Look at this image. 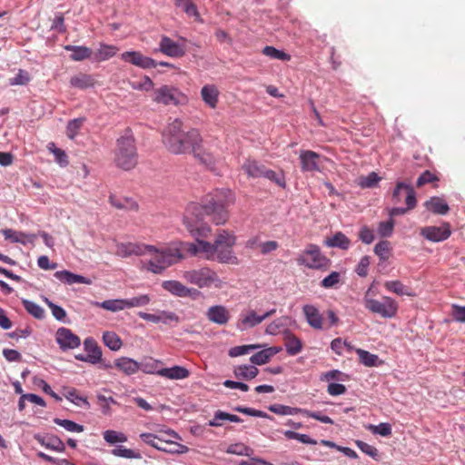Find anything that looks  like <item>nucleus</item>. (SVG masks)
Returning <instances> with one entry per match:
<instances>
[{
  "label": "nucleus",
  "mask_w": 465,
  "mask_h": 465,
  "mask_svg": "<svg viewBox=\"0 0 465 465\" xmlns=\"http://www.w3.org/2000/svg\"><path fill=\"white\" fill-rule=\"evenodd\" d=\"M205 216H210L216 225L224 224L229 219L227 203L219 194L206 198L203 203H191L183 215V224L190 234L198 239L210 237L212 229L208 224L202 223Z\"/></svg>",
  "instance_id": "nucleus-1"
},
{
  "label": "nucleus",
  "mask_w": 465,
  "mask_h": 465,
  "mask_svg": "<svg viewBox=\"0 0 465 465\" xmlns=\"http://www.w3.org/2000/svg\"><path fill=\"white\" fill-rule=\"evenodd\" d=\"M162 138L168 152L173 154H186L192 149L198 148L202 134L196 128L185 131L183 123L180 119H174L163 129Z\"/></svg>",
  "instance_id": "nucleus-2"
},
{
  "label": "nucleus",
  "mask_w": 465,
  "mask_h": 465,
  "mask_svg": "<svg viewBox=\"0 0 465 465\" xmlns=\"http://www.w3.org/2000/svg\"><path fill=\"white\" fill-rule=\"evenodd\" d=\"M137 162L138 153L135 140L131 130L128 129L116 141L114 163L118 167L127 171L134 168Z\"/></svg>",
  "instance_id": "nucleus-3"
},
{
  "label": "nucleus",
  "mask_w": 465,
  "mask_h": 465,
  "mask_svg": "<svg viewBox=\"0 0 465 465\" xmlns=\"http://www.w3.org/2000/svg\"><path fill=\"white\" fill-rule=\"evenodd\" d=\"M152 258L147 262L145 268L155 274L163 273L168 267L185 259V254H181L178 248L173 243L167 247L152 250Z\"/></svg>",
  "instance_id": "nucleus-4"
},
{
  "label": "nucleus",
  "mask_w": 465,
  "mask_h": 465,
  "mask_svg": "<svg viewBox=\"0 0 465 465\" xmlns=\"http://www.w3.org/2000/svg\"><path fill=\"white\" fill-rule=\"evenodd\" d=\"M182 277L187 283L195 285L200 289H222L224 286V282L219 277L218 273L208 265L183 271Z\"/></svg>",
  "instance_id": "nucleus-5"
},
{
  "label": "nucleus",
  "mask_w": 465,
  "mask_h": 465,
  "mask_svg": "<svg viewBox=\"0 0 465 465\" xmlns=\"http://www.w3.org/2000/svg\"><path fill=\"white\" fill-rule=\"evenodd\" d=\"M236 236L226 230H218L214 239V260L219 263L238 265L240 260L233 252Z\"/></svg>",
  "instance_id": "nucleus-6"
},
{
  "label": "nucleus",
  "mask_w": 465,
  "mask_h": 465,
  "mask_svg": "<svg viewBox=\"0 0 465 465\" xmlns=\"http://www.w3.org/2000/svg\"><path fill=\"white\" fill-rule=\"evenodd\" d=\"M140 438L144 443L167 453L183 454L189 451L187 446L173 440V439H180V436L173 430L165 431L163 435L142 433Z\"/></svg>",
  "instance_id": "nucleus-7"
},
{
  "label": "nucleus",
  "mask_w": 465,
  "mask_h": 465,
  "mask_svg": "<svg viewBox=\"0 0 465 465\" xmlns=\"http://www.w3.org/2000/svg\"><path fill=\"white\" fill-rule=\"evenodd\" d=\"M371 289L367 291L364 296V306L370 312L381 315L382 318H392L398 312L397 302L389 297L383 296L381 301L371 299L368 297Z\"/></svg>",
  "instance_id": "nucleus-8"
},
{
  "label": "nucleus",
  "mask_w": 465,
  "mask_h": 465,
  "mask_svg": "<svg viewBox=\"0 0 465 465\" xmlns=\"http://www.w3.org/2000/svg\"><path fill=\"white\" fill-rule=\"evenodd\" d=\"M298 262L308 268L327 271L331 266V261L322 254L317 245L310 244L298 258Z\"/></svg>",
  "instance_id": "nucleus-9"
},
{
  "label": "nucleus",
  "mask_w": 465,
  "mask_h": 465,
  "mask_svg": "<svg viewBox=\"0 0 465 465\" xmlns=\"http://www.w3.org/2000/svg\"><path fill=\"white\" fill-rule=\"evenodd\" d=\"M153 101L164 105H177L186 103L187 97L176 87L162 85L153 91Z\"/></svg>",
  "instance_id": "nucleus-10"
},
{
  "label": "nucleus",
  "mask_w": 465,
  "mask_h": 465,
  "mask_svg": "<svg viewBox=\"0 0 465 465\" xmlns=\"http://www.w3.org/2000/svg\"><path fill=\"white\" fill-rule=\"evenodd\" d=\"M152 250H154L153 245L140 242H118L116 243L115 254L126 258L131 255L141 256L146 252H152Z\"/></svg>",
  "instance_id": "nucleus-11"
},
{
  "label": "nucleus",
  "mask_w": 465,
  "mask_h": 465,
  "mask_svg": "<svg viewBox=\"0 0 465 465\" xmlns=\"http://www.w3.org/2000/svg\"><path fill=\"white\" fill-rule=\"evenodd\" d=\"M451 234L449 223H443L440 226H426L420 229V235L430 242H442Z\"/></svg>",
  "instance_id": "nucleus-12"
},
{
  "label": "nucleus",
  "mask_w": 465,
  "mask_h": 465,
  "mask_svg": "<svg viewBox=\"0 0 465 465\" xmlns=\"http://www.w3.org/2000/svg\"><path fill=\"white\" fill-rule=\"evenodd\" d=\"M55 341L63 351L75 349L79 347L80 338L70 329L61 327L56 331Z\"/></svg>",
  "instance_id": "nucleus-13"
},
{
  "label": "nucleus",
  "mask_w": 465,
  "mask_h": 465,
  "mask_svg": "<svg viewBox=\"0 0 465 465\" xmlns=\"http://www.w3.org/2000/svg\"><path fill=\"white\" fill-rule=\"evenodd\" d=\"M121 59L143 69L155 68L158 64L155 60L137 51L124 52Z\"/></svg>",
  "instance_id": "nucleus-14"
},
{
  "label": "nucleus",
  "mask_w": 465,
  "mask_h": 465,
  "mask_svg": "<svg viewBox=\"0 0 465 465\" xmlns=\"http://www.w3.org/2000/svg\"><path fill=\"white\" fill-rule=\"evenodd\" d=\"M162 287L177 297H191L193 294H200V292L193 288H189L183 283L176 280L163 281Z\"/></svg>",
  "instance_id": "nucleus-15"
},
{
  "label": "nucleus",
  "mask_w": 465,
  "mask_h": 465,
  "mask_svg": "<svg viewBox=\"0 0 465 465\" xmlns=\"http://www.w3.org/2000/svg\"><path fill=\"white\" fill-rule=\"evenodd\" d=\"M262 322V317L258 315L254 310H248L242 312L236 322V327L240 331H246Z\"/></svg>",
  "instance_id": "nucleus-16"
},
{
  "label": "nucleus",
  "mask_w": 465,
  "mask_h": 465,
  "mask_svg": "<svg viewBox=\"0 0 465 465\" xmlns=\"http://www.w3.org/2000/svg\"><path fill=\"white\" fill-rule=\"evenodd\" d=\"M207 319L218 325H225L228 323L231 314L230 311L223 305L211 306L206 312Z\"/></svg>",
  "instance_id": "nucleus-17"
},
{
  "label": "nucleus",
  "mask_w": 465,
  "mask_h": 465,
  "mask_svg": "<svg viewBox=\"0 0 465 465\" xmlns=\"http://www.w3.org/2000/svg\"><path fill=\"white\" fill-rule=\"evenodd\" d=\"M301 169L302 172L320 171V155L310 150L302 151L300 153Z\"/></svg>",
  "instance_id": "nucleus-18"
},
{
  "label": "nucleus",
  "mask_w": 465,
  "mask_h": 465,
  "mask_svg": "<svg viewBox=\"0 0 465 465\" xmlns=\"http://www.w3.org/2000/svg\"><path fill=\"white\" fill-rule=\"evenodd\" d=\"M160 51L170 57H182L185 54L184 48L168 36H163L159 43Z\"/></svg>",
  "instance_id": "nucleus-19"
},
{
  "label": "nucleus",
  "mask_w": 465,
  "mask_h": 465,
  "mask_svg": "<svg viewBox=\"0 0 465 465\" xmlns=\"http://www.w3.org/2000/svg\"><path fill=\"white\" fill-rule=\"evenodd\" d=\"M302 311L311 327L316 330H322L323 328L322 316L315 306L306 304L302 307Z\"/></svg>",
  "instance_id": "nucleus-20"
},
{
  "label": "nucleus",
  "mask_w": 465,
  "mask_h": 465,
  "mask_svg": "<svg viewBox=\"0 0 465 465\" xmlns=\"http://www.w3.org/2000/svg\"><path fill=\"white\" fill-rule=\"evenodd\" d=\"M220 92L214 84H205L201 89V96L206 105L212 109L217 107Z\"/></svg>",
  "instance_id": "nucleus-21"
},
{
  "label": "nucleus",
  "mask_w": 465,
  "mask_h": 465,
  "mask_svg": "<svg viewBox=\"0 0 465 465\" xmlns=\"http://www.w3.org/2000/svg\"><path fill=\"white\" fill-rule=\"evenodd\" d=\"M158 375L169 380H183L189 377L190 371L182 366H173L171 368H161Z\"/></svg>",
  "instance_id": "nucleus-22"
},
{
  "label": "nucleus",
  "mask_w": 465,
  "mask_h": 465,
  "mask_svg": "<svg viewBox=\"0 0 465 465\" xmlns=\"http://www.w3.org/2000/svg\"><path fill=\"white\" fill-rule=\"evenodd\" d=\"M54 277L59 281L70 285L74 283H82L89 285L92 283V281L90 279L84 277L82 275L74 274L66 270L56 272L54 273Z\"/></svg>",
  "instance_id": "nucleus-23"
},
{
  "label": "nucleus",
  "mask_w": 465,
  "mask_h": 465,
  "mask_svg": "<svg viewBox=\"0 0 465 465\" xmlns=\"http://www.w3.org/2000/svg\"><path fill=\"white\" fill-rule=\"evenodd\" d=\"M426 209L435 214L444 215L450 211L448 203L440 197H430L424 203Z\"/></svg>",
  "instance_id": "nucleus-24"
},
{
  "label": "nucleus",
  "mask_w": 465,
  "mask_h": 465,
  "mask_svg": "<svg viewBox=\"0 0 465 465\" xmlns=\"http://www.w3.org/2000/svg\"><path fill=\"white\" fill-rule=\"evenodd\" d=\"M96 81L94 77L92 74L85 73H78L70 79L71 86L78 89L94 87Z\"/></svg>",
  "instance_id": "nucleus-25"
},
{
  "label": "nucleus",
  "mask_w": 465,
  "mask_h": 465,
  "mask_svg": "<svg viewBox=\"0 0 465 465\" xmlns=\"http://www.w3.org/2000/svg\"><path fill=\"white\" fill-rule=\"evenodd\" d=\"M114 367L126 375L134 374L140 370V364L136 361L127 357L115 360Z\"/></svg>",
  "instance_id": "nucleus-26"
},
{
  "label": "nucleus",
  "mask_w": 465,
  "mask_h": 465,
  "mask_svg": "<svg viewBox=\"0 0 465 465\" xmlns=\"http://www.w3.org/2000/svg\"><path fill=\"white\" fill-rule=\"evenodd\" d=\"M283 335L284 345L286 347L287 353L289 355L294 356L301 352L302 349V343L301 340L290 331H284Z\"/></svg>",
  "instance_id": "nucleus-27"
},
{
  "label": "nucleus",
  "mask_w": 465,
  "mask_h": 465,
  "mask_svg": "<svg viewBox=\"0 0 465 465\" xmlns=\"http://www.w3.org/2000/svg\"><path fill=\"white\" fill-rule=\"evenodd\" d=\"M84 346L86 354L89 357L90 363L95 364L101 361L102 351L98 347L97 342L94 339H92V338L85 339L84 341Z\"/></svg>",
  "instance_id": "nucleus-28"
},
{
  "label": "nucleus",
  "mask_w": 465,
  "mask_h": 465,
  "mask_svg": "<svg viewBox=\"0 0 465 465\" xmlns=\"http://www.w3.org/2000/svg\"><path fill=\"white\" fill-rule=\"evenodd\" d=\"M109 203L119 210L137 212L139 209V205L135 201L129 198H119L114 194L109 196Z\"/></svg>",
  "instance_id": "nucleus-29"
},
{
  "label": "nucleus",
  "mask_w": 465,
  "mask_h": 465,
  "mask_svg": "<svg viewBox=\"0 0 465 465\" xmlns=\"http://www.w3.org/2000/svg\"><path fill=\"white\" fill-rule=\"evenodd\" d=\"M64 49L72 52L70 58L73 61H84L93 55L92 49L87 46L68 45Z\"/></svg>",
  "instance_id": "nucleus-30"
},
{
  "label": "nucleus",
  "mask_w": 465,
  "mask_h": 465,
  "mask_svg": "<svg viewBox=\"0 0 465 465\" xmlns=\"http://www.w3.org/2000/svg\"><path fill=\"white\" fill-rule=\"evenodd\" d=\"M242 168L245 173L252 178L262 177L266 169L264 165L260 164L257 161L251 159L246 160Z\"/></svg>",
  "instance_id": "nucleus-31"
},
{
  "label": "nucleus",
  "mask_w": 465,
  "mask_h": 465,
  "mask_svg": "<svg viewBox=\"0 0 465 465\" xmlns=\"http://www.w3.org/2000/svg\"><path fill=\"white\" fill-rule=\"evenodd\" d=\"M118 48L112 45L101 44L99 48L93 53L96 62L106 61L116 54Z\"/></svg>",
  "instance_id": "nucleus-32"
},
{
  "label": "nucleus",
  "mask_w": 465,
  "mask_h": 465,
  "mask_svg": "<svg viewBox=\"0 0 465 465\" xmlns=\"http://www.w3.org/2000/svg\"><path fill=\"white\" fill-rule=\"evenodd\" d=\"M383 285L388 292L397 295L414 296L412 291L409 287L405 286L401 281H387Z\"/></svg>",
  "instance_id": "nucleus-33"
},
{
  "label": "nucleus",
  "mask_w": 465,
  "mask_h": 465,
  "mask_svg": "<svg viewBox=\"0 0 465 465\" xmlns=\"http://www.w3.org/2000/svg\"><path fill=\"white\" fill-rule=\"evenodd\" d=\"M233 373L237 379L250 381L258 375L259 370L253 365L244 364L236 366Z\"/></svg>",
  "instance_id": "nucleus-34"
},
{
  "label": "nucleus",
  "mask_w": 465,
  "mask_h": 465,
  "mask_svg": "<svg viewBox=\"0 0 465 465\" xmlns=\"http://www.w3.org/2000/svg\"><path fill=\"white\" fill-rule=\"evenodd\" d=\"M203 140L202 139L197 146L198 148L192 149L189 153H193L202 163L207 166L213 165L215 162L214 156L210 152L203 150Z\"/></svg>",
  "instance_id": "nucleus-35"
},
{
  "label": "nucleus",
  "mask_w": 465,
  "mask_h": 465,
  "mask_svg": "<svg viewBox=\"0 0 465 465\" xmlns=\"http://www.w3.org/2000/svg\"><path fill=\"white\" fill-rule=\"evenodd\" d=\"M174 5L181 7L187 15L194 17L197 21H202L197 6L193 0H174Z\"/></svg>",
  "instance_id": "nucleus-36"
},
{
  "label": "nucleus",
  "mask_w": 465,
  "mask_h": 465,
  "mask_svg": "<svg viewBox=\"0 0 465 465\" xmlns=\"http://www.w3.org/2000/svg\"><path fill=\"white\" fill-rule=\"evenodd\" d=\"M96 307L102 308L104 310L116 312L126 309L125 307V300L124 299H114V300H106L102 302H96L94 303Z\"/></svg>",
  "instance_id": "nucleus-37"
},
{
  "label": "nucleus",
  "mask_w": 465,
  "mask_h": 465,
  "mask_svg": "<svg viewBox=\"0 0 465 465\" xmlns=\"http://www.w3.org/2000/svg\"><path fill=\"white\" fill-rule=\"evenodd\" d=\"M326 243L331 247H338L342 250H347L350 246L351 241L344 233L338 232L332 236V238L328 239Z\"/></svg>",
  "instance_id": "nucleus-38"
},
{
  "label": "nucleus",
  "mask_w": 465,
  "mask_h": 465,
  "mask_svg": "<svg viewBox=\"0 0 465 465\" xmlns=\"http://www.w3.org/2000/svg\"><path fill=\"white\" fill-rule=\"evenodd\" d=\"M2 233L5 239L10 241L11 242H20L25 244L28 242V236L22 232H17L12 229H5L2 231Z\"/></svg>",
  "instance_id": "nucleus-39"
},
{
  "label": "nucleus",
  "mask_w": 465,
  "mask_h": 465,
  "mask_svg": "<svg viewBox=\"0 0 465 465\" xmlns=\"http://www.w3.org/2000/svg\"><path fill=\"white\" fill-rule=\"evenodd\" d=\"M22 303L26 310V312L38 320H42L45 316V310L39 306L37 303L28 301L23 300Z\"/></svg>",
  "instance_id": "nucleus-40"
},
{
  "label": "nucleus",
  "mask_w": 465,
  "mask_h": 465,
  "mask_svg": "<svg viewBox=\"0 0 465 465\" xmlns=\"http://www.w3.org/2000/svg\"><path fill=\"white\" fill-rule=\"evenodd\" d=\"M198 243L199 254L203 253L204 258L208 261L214 260V242H210L202 239L196 241Z\"/></svg>",
  "instance_id": "nucleus-41"
},
{
  "label": "nucleus",
  "mask_w": 465,
  "mask_h": 465,
  "mask_svg": "<svg viewBox=\"0 0 465 465\" xmlns=\"http://www.w3.org/2000/svg\"><path fill=\"white\" fill-rule=\"evenodd\" d=\"M356 353L359 356L360 361L368 367L377 366L379 357L362 349H356Z\"/></svg>",
  "instance_id": "nucleus-42"
},
{
  "label": "nucleus",
  "mask_w": 465,
  "mask_h": 465,
  "mask_svg": "<svg viewBox=\"0 0 465 465\" xmlns=\"http://www.w3.org/2000/svg\"><path fill=\"white\" fill-rule=\"evenodd\" d=\"M262 53L264 55H266L270 58H272V59H277V60H281V61H290L291 60L290 54H288L287 53H285L283 51L278 50L273 46H270V45L265 46L262 49Z\"/></svg>",
  "instance_id": "nucleus-43"
},
{
  "label": "nucleus",
  "mask_w": 465,
  "mask_h": 465,
  "mask_svg": "<svg viewBox=\"0 0 465 465\" xmlns=\"http://www.w3.org/2000/svg\"><path fill=\"white\" fill-rule=\"evenodd\" d=\"M84 122L85 118L84 117L75 118L69 121L66 126L67 137L70 139H74V137L78 134L79 130L82 128Z\"/></svg>",
  "instance_id": "nucleus-44"
},
{
  "label": "nucleus",
  "mask_w": 465,
  "mask_h": 465,
  "mask_svg": "<svg viewBox=\"0 0 465 465\" xmlns=\"http://www.w3.org/2000/svg\"><path fill=\"white\" fill-rule=\"evenodd\" d=\"M269 411L278 415H294L301 413V408H292L282 404H272L269 406Z\"/></svg>",
  "instance_id": "nucleus-45"
},
{
  "label": "nucleus",
  "mask_w": 465,
  "mask_h": 465,
  "mask_svg": "<svg viewBox=\"0 0 465 465\" xmlns=\"http://www.w3.org/2000/svg\"><path fill=\"white\" fill-rule=\"evenodd\" d=\"M104 344L113 351H117L122 346V341L119 336L113 331H105L103 335Z\"/></svg>",
  "instance_id": "nucleus-46"
},
{
  "label": "nucleus",
  "mask_w": 465,
  "mask_h": 465,
  "mask_svg": "<svg viewBox=\"0 0 465 465\" xmlns=\"http://www.w3.org/2000/svg\"><path fill=\"white\" fill-rule=\"evenodd\" d=\"M112 454L115 457H122L125 459H141L142 456L139 452H135L131 449H127L123 445H119L112 450Z\"/></svg>",
  "instance_id": "nucleus-47"
},
{
  "label": "nucleus",
  "mask_w": 465,
  "mask_h": 465,
  "mask_svg": "<svg viewBox=\"0 0 465 465\" xmlns=\"http://www.w3.org/2000/svg\"><path fill=\"white\" fill-rule=\"evenodd\" d=\"M54 422L64 429H65L67 431L70 432H83L84 430V428L83 425H80L73 420H62L59 418H54Z\"/></svg>",
  "instance_id": "nucleus-48"
},
{
  "label": "nucleus",
  "mask_w": 465,
  "mask_h": 465,
  "mask_svg": "<svg viewBox=\"0 0 465 465\" xmlns=\"http://www.w3.org/2000/svg\"><path fill=\"white\" fill-rule=\"evenodd\" d=\"M391 242L389 241H381L374 247V252L379 256L380 260L387 261L391 254Z\"/></svg>",
  "instance_id": "nucleus-49"
},
{
  "label": "nucleus",
  "mask_w": 465,
  "mask_h": 465,
  "mask_svg": "<svg viewBox=\"0 0 465 465\" xmlns=\"http://www.w3.org/2000/svg\"><path fill=\"white\" fill-rule=\"evenodd\" d=\"M173 247H176L180 250L181 254H184V252H188L191 256H197L199 254L198 243L189 242H173Z\"/></svg>",
  "instance_id": "nucleus-50"
},
{
  "label": "nucleus",
  "mask_w": 465,
  "mask_h": 465,
  "mask_svg": "<svg viewBox=\"0 0 465 465\" xmlns=\"http://www.w3.org/2000/svg\"><path fill=\"white\" fill-rule=\"evenodd\" d=\"M104 439L106 442L110 444H114L117 442H125L127 440V437L123 432H119L113 430H107L103 433Z\"/></svg>",
  "instance_id": "nucleus-51"
},
{
  "label": "nucleus",
  "mask_w": 465,
  "mask_h": 465,
  "mask_svg": "<svg viewBox=\"0 0 465 465\" xmlns=\"http://www.w3.org/2000/svg\"><path fill=\"white\" fill-rule=\"evenodd\" d=\"M262 177L275 183L277 185H279L282 188L286 187V182L285 177L282 173H275L274 171L271 169H265Z\"/></svg>",
  "instance_id": "nucleus-52"
},
{
  "label": "nucleus",
  "mask_w": 465,
  "mask_h": 465,
  "mask_svg": "<svg viewBox=\"0 0 465 465\" xmlns=\"http://www.w3.org/2000/svg\"><path fill=\"white\" fill-rule=\"evenodd\" d=\"M283 434L289 440H297L300 442L304 443V444H311V445L317 444V440L310 438L306 434H302V433H299V432H295L293 430H285L283 432Z\"/></svg>",
  "instance_id": "nucleus-53"
},
{
  "label": "nucleus",
  "mask_w": 465,
  "mask_h": 465,
  "mask_svg": "<svg viewBox=\"0 0 465 465\" xmlns=\"http://www.w3.org/2000/svg\"><path fill=\"white\" fill-rule=\"evenodd\" d=\"M125 300V307L126 309L134 308V307H143L147 305L151 299L149 295L147 294H142L131 299H124Z\"/></svg>",
  "instance_id": "nucleus-54"
},
{
  "label": "nucleus",
  "mask_w": 465,
  "mask_h": 465,
  "mask_svg": "<svg viewBox=\"0 0 465 465\" xmlns=\"http://www.w3.org/2000/svg\"><path fill=\"white\" fill-rule=\"evenodd\" d=\"M45 448L58 452H64L65 450L64 443L55 435L47 437Z\"/></svg>",
  "instance_id": "nucleus-55"
},
{
  "label": "nucleus",
  "mask_w": 465,
  "mask_h": 465,
  "mask_svg": "<svg viewBox=\"0 0 465 465\" xmlns=\"http://www.w3.org/2000/svg\"><path fill=\"white\" fill-rule=\"evenodd\" d=\"M226 452L239 456H249L252 452V450L250 447L244 445L243 443H234L231 444L227 448Z\"/></svg>",
  "instance_id": "nucleus-56"
},
{
  "label": "nucleus",
  "mask_w": 465,
  "mask_h": 465,
  "mask_svg": "<svg viewBox=\"0 0 465 465\" xmlns=\"http://www.w3.org/2000/svg\"><path fill=\"white\" fill-rule=\"evenodd\" d=\"M367 429L374 434H379L383 437L391 435V426L387 422H381L379 425L370 424Z\"/></svg>",
  "instance_id": "nucleus-57"
},
{
  "label": "nucleus",
  "mask_w": 465,
  "mask_h": 465,
  "mask_svg": "<svg viewBox=\"0 0 465 465\" xmlns=\"http://www.w3.org/2000/svg\"><path fill=\"white\" fill-rule=\"evenodd\" d=\"M260 344H249L235 346L230 349L229 355L231 357H238L249 353L251 351L261 348Z\"/></svg>",
  "instance_id": "nucleus-58"
},
{
  "label": "nucleus",
  "mask_w": 465,
  "mask_h": 465,
  "mask_svg": "<svg viewBox=\"0 0 465 465\" xmlns=\"http://www.w3.org/2000/svg\"><path fill=\"white\" fill-rule=\"evenodd\" d=\"M341 282V273L338 272H332L328 276L322 279L321 286L325 289L334 288Z\"/></svg>",
  "instance_id": "nucleus-59"
},
{
  "label": "nucleus",
  "mask_w": 465,
  "mask_h": 465,
  "mask_svg": "<svg viewBox=\"0 0 465 465\" xmlns=\"http://www.w3.org/2000/svg\"><path fill=\"white\" fill-rule=\"evenodd\" d=\"M161 364L160 361L150 359L148 361L142 362L140 369L145 373L158 375V371L161 370L159 365Z\"/></svg>",
  "instance_id": "nucleus-60"
},
{
  "label": "nucleus",
  "mask_w": 465,
  "mask_h": 465,
  "mask_svg": "<svg viewBox=\"0 0 465 465\" xmlns=\"http://www.w3.org/2000/svg\"><path fill=\"white\" fill-rule=\"evenodd\" d=\"M64 396L68 401H70L71 402H73V403H74L75 405H78V406H80L82 402L85 403L86 405L89 404L87 400L85 398L82 397V396H79L77 394V391L75 389H74V388L65 389Z\"/></svg>",
  "instance_id": "nucleus-61"
},
{
  "label": "nucleus",
  "mask_w": 465,
  "mask_h": 465,
  "mask_svg": "<svg viewBox=\"0 0 465 465\" xmlns=\"http://www.w3.org/2000/svg\"><path fill=\"white\" fill-rule=\"evenodd\" d=\"M29 81V74L26 71L20 69L15 77L9 79V84L11 85H25L27 84Z\"/></svg>",
  "instance_id": "nucleus-62"
},
{
  "label": "nucleus",
  "mask_w": 465,
  "mask_h": 465,
  "mask_svg": "<svg viewBox=\"0 0 465 465\" xmlns=\"http://www.w3.org/2000/svg\"><path fill=\"white\" fill-rule=\"evenodd\" d=\"M439 181V177L430 171H424L417 180V186L421 187L427 183H435Z\"/></svg>",
  "instance_id": "nucleus-63"
},
{
  "label": "nucleus",
  "mask_w": 465,
  "mask_h": 465,
  "mask_svg": "<svg viewBox=\"0 0 465 465\" xmlns=\"http://www.w3.org/2000/svg\"><path fill=\"white\" fill-rule=\"evenodd\" d=\"M356 445L357 447L362 451L364 452L366 455L371 457L372 459H377L378 456H379V451L378 450L372 446V445H370L364 441H361V440H356Z\"/></svg>",
  "instance_id": "nucleus-64"
}]
</instances>
